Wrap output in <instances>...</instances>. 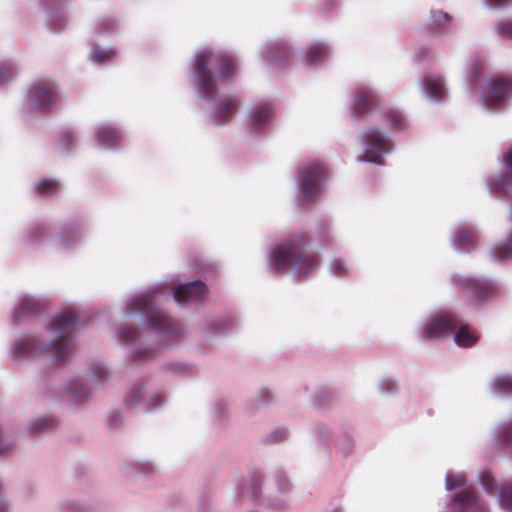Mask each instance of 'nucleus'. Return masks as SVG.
<instances>
[{
    "label": "nucleus",
    "mask_w": 512,
    "mask_h": 512,
    "mask_svg": "<svg viewBox=\"0 0 512 512\" xmlns=\"http://www.w3.org/2000/svg\"><path fill=\"white\" fill-rule=\"evenodd\" d=\"M77 139H78L77 133L74 129L67 128V129L62 130V132L60 133V138H59L60 148L64 152H68V151L72 150L76 146Z\"/></svg>",
    "instance_id": "41"
},
{
    "label": "nucleus",
    "mask_w": 512,
    "mask_h": 512,
    "mask_svg": "<svg viewBox=\"0 0 512 512\" xmlns=\"http://www.w3.org/2000/svg\"><path fill=\"white\" fill-rule=\"evenodd\" d=\"M383 120L393 132H404L410 126L407 115L399 107L392 106L384 109Z\"/></svg>",
    "instance_id": "28"
},
{
    "label": "nucleus",
    "mask_w": 512,
    "mask_h": 512,
    "mask_svg": "<svg viewBox=\"0 0 512 512\" xmlns=\"http://www.w3.org/2000/svg\"><path fill=\"white\" fill-rule=\"evenodd\" d=\"M358 139L363 148V155L359 157L361 162L385 165L384 157L391 154L395 147L392 137L376 126L365 128Z\"/></svg>",
    "instance_id": "8"
},
{
    "label": "nucleus",
    "mask_w": 512,
    "mask_h": 512,
    "mask_svg": "<svg viewBox=\"0 0 512 512\" xmlns=\"http://www.w3.org/2000/svg\"><path fill=\"white\" fill-rule=\"evenodd\" d=\"M487 390L497 397L512 395V373L496 374L488 382Z\"/></svg>",
    "instance_id": "31"
},
{
    "label": "nucleus",
    "mask_w": 512,
    "mask_h": 512,
    "mask_svg": "<svg viewBox=\"0 0 512 512\" xmlns=\"http://www.w3.org/2000/svg\"><path fill=\"white\" fill-rule=\"evenodd\" d=\"M458 327L459 329L452 335L455 343L463 348L472 347L479 339L476 332L469 325L460 324Z\"/></svg>",
    "instance_id": "34"
},
{
    "label": "nucleus",
    "mask_w": 512,
    "mask_h": 512,
    "mask_svg": "<svg viewBox=\"0 0 512 512\" xmlns=\"http://www.w3.org/2000/svg\"><path fill=\"white\" fill-rule=\"evenodd\" d=\"M452 25V17L441 9H431L425 22L426 31L433 37L443 38Z\"/></svg>",
    "instance_id": "25"
},
{
    "label": "nucleus",
    "mask_w": 512,
    "mask_h": 512,
    "mask_svg": "<svg viewBox=\"0 0 512 512\" xmlns=\"http://www.w3.org/2000/svg\"><path fill=\"white\" fill-rule=\"evenodd\" d=\"M379 100V94L375 88L368 85L356 88L354 99L350 106L352 116L356 119L364 118L371 113Z\"/></svg>",
    "instance_id": "18"
},
{
    "label": "nucleus",
    "mask_w": 512,
    "mask_h": 512,
    "mask_svg": "<svg viewBox=\"0 0 512 512\" xmlns=\"http://www.w3.org/2000/svg\"><path fill=\"white\" fill-rule=\"evenodd\" d=\"M263 481L260 475L253 474L247 483L243 479H238L232 494V502L236 506H242L247 501L256 500L264 503L267 507L278 509L283 507V501L278 497L272 498L265 487L262 490Z\"/></svg>",
    "instance_id": "11"
},
{
    "label": "nucleus",
    "mask_w": 512,
    "mask_h": 512,
    "mask_svg": "<svg viewBox=\"0 0 512 512\" xmlns=\"http://www.w3.org/2000/svg\"><path fill=\"white\" fill-rule=\"evenodd\" d=\"M116 22L111 18H101L95 23V31L98 34H104L114 31Z\"/></svg>",
    "instance_id": "46"
},
{
    "label": "nucleus",
    "mask_w": 512,
    "mask_h": 512,
    "mask_svg": "<svg viewBox=\"0 0 512 512\" xmlns=\"http://www.w3.org/2000/svg\"><path fill=\"white\" fill-rule=\"evenodd\" d=\"M94 138L97 144L108 150L117 149L121 146L124 133L122 130L112 124H100L95 128Z\"/></svg>",
    "instance_id": "24"
},
{
    "label": "nucleus",
    "mask_w": 512,
    "mask_h": 512,
    "mask_svg": "<svg viewBox=\"0 0 512 512\" xmlns=\"http://www.w3.org/2000/svg\"><path fill=\"white\" fill-rule=\"evenodd\" d=\"M309 238L298 233L273 244L267 253V264L275 272L290 270L295 278L305 280L315 275L320 267V257L309 253Z\"/></svg>",
    "instance_id": "4"
},
{
    "label": "nucleus",
    "mask_w": 512,
    "mask_h": 512,
    "mask_svg": "<svg viewBox=\"0 0 512 512\" xmlns=\"http://www.w3.org/2000/svg\"><path fill=\"white\" fill-rule=\"evenodd\" d=\"M478 230L472 224L457 225L451 233V242L454 250L460 253H470L477 247Z\"/></svg>",
    "instance_id": "20"
},
{
    "label": "nucleus",
    "mask_w": 512,
    "mask_h": 512,
    "mask_svg": "<svg viewBox=\"0 0 512 512\" xmlns=\"http://www.w3.org/2000/svg\"><path fill=\"white\" fill-rule=\"evenodd\" d=\"M238 327V321L233 316H223L210 320L207 330L213 335H227Z\"/></svg>",
    "instance_id": "32"
},
{
    "label": "nucleus",
    "mask_w": 512,
    "mask_h": 512,
    "mask_svg": "<svg viewBox=\"0 0 512 512\" xmlns=\"http://www.w3.org/2000/svg\"><path fill=\"white\" fill-rule=\"evenodd\" d=\"M273 106L268 102L254 104L248 112L247 127L250 133L258 135L272 123Z\"/></svg>",
    "instance_id": "21"
},
{
    "label": "nucleus",
    "mask_w": 512,
    "mask_h": 512,
    "mask_svg": "<svg viewBox=\"0 0 512 512\" xmlns=\"http://www.w3.org/2000/svg\"><path fill=\"white\" fill-rule=\"evenodd\" d=\"M117 55V50L112 47H102L95 43H91L90 59L96 64H104L111 61Z\"/></svg>",
    "instance_id": "36"
},
{
    "label": "nucleus",
    "mask_w": 512,
    "mask_h": 512,
    "mask_svg": "<svg viewBox=\"0 0 512 512\" xmlns=\"http://www.w3.org/2000/svg\"><path fill=\"white\" fill-rule=\"evenodd\" d=\"M330 512H342V508L341 507H335L333 510H331Z\"/></svg>",
    "instance_id": "56"
},
{
    "label": "nucleus",
    "mask_w": 512,
    "mask_h": 512,
    "mask_svg": "<svg viewBox=\"0 0 512 512\" xmlns=\"http://www.w3.org/2000/svg\"><path fill=\"white\" fill-rule=\"evenodd\" d=\"M504 173L492 176L486 180L491 195L512 191V147L503 155Z\"/></svg>",
    "instance_id": "23"
},
{
    "label": "nucleus",
    "mask_w": 512,
    "mask_h": 512,
    "mask_svg": "<svg viewBox=\"0 0 512 512\" xmlns=\"http://www.w3.org/2000/svg\"><path fill=\"white\" fill-rule=\"evenodd\" d=\"M482 74H483V68H482V66L480 64L473 63L470 66L469 72L466 75V79H467V81L469 82V84L471 85L472 88H474V86L476 85L477 81L481 78Z\"/></svg>",
    "instance_id": "47"
},
{
    "label": "nucleus",
    "mask_w": 512,
    "mask_h": 512,
    "mask_svg": "<svg viewBox=\"0 0 512 512\" xmlns=\"http://www.w3.org/2000/svg\"><path fill=\"white\" fill-rule=\"evenodd\" d=\"M313 431H314L315 436L320 441H326L331 436L329 428L325 424H322V423L315 424Z\"/></svg>",
    "instance_id": "48"
},
{
    "label": "nucleus",
    "mask_w": 512,
    "mask_h": 512,
    "mask_svg": "<svg viewBox=\"0 0 512 512\" xmlns=\"http://www.w3.org/2000/svg\"><path fill=\"white\" fill-rule=\"evenodd\" d=\"M83 239V228L79 223L66 224L55 238V246L60 250L76 247Z\"/></svg>",
    "instance_id": "27"
},
{
    "label": "nucleus",
    "mask_w": 512,
    "mask_h": 512,
    "mask_svg": "<svg viewBox=\"0 0 512 512\" xmlns=\"http://www.w3.org/2000/svg\"><path fill=\"white\" fill-rule=\"evenodd\" d=\"M273 396L270 391H261L259 395L255 398V402L258 406H262L264 404L269 403L272 400Z\"/></svg>",
    "instance_id": "50"
},
{
    "label": "nucleus",
    "mask_w": 512,
    "mask_h": 512,
    "mask_svg": "<svg viewBox=\"0 0 512 512\" xmlns=\"http://www.w3.org/2000/svg\"><path fill=\"white\" fill-rule=\"evenodd\" d=\"M461 323L453 312H435L423 317L417 324L416 334L425 341L450 338Z\"/></svg>",
    "instance_id": "9"
},
{
    "label": "nucleus",
    "mask_w": 512,
    "mask_h": 512,
    "mask_svg": "<svg viewBox=\"0 0 512 512\" xmlns=\"http://www.w3.org/2000/svg\"><path fill=\"white\" fill-rule=\"evenodd\" d=\"M122 419V413L119 410L112 411L108 417L107 421L111 427H116Z\"/></svg>",
    "instance_id": "52"
},
{
    "label": "nucleus",
    "mask_w": 512,
    "mask_h": 512,
    "mask_svg": "<svg viewBox=\"0 0 512 512\" xmlns=\"http://www.w3.org/2000/svg\"><path fill=\"white\" fill-rule=\"evenodd\" d=\"M276 433H280L281 435H284L285 431L281 430V431H277Z\"/></svg>",
    "instance_id": "57"
},
{
    "label": "nucleus",
    "mask_w": 512,
    "mask_h": 512,
    "mask_svg": "<svg viewBox=\"0 0 512 512\" xmlns=\"http://www.w3.org/2000/svg\"><path fill=\"white\" fill-rule=\"evenodd\" d=\"M332 54V48L327 42L314 41L310 43L302 53V62L306 66H320L325 63Z\"/></svg>",
    "instance_id": "26"
},
{
    "label": "nucleus",
    "mask_w": 512,
    "mask_h": 512,
    "mask_svg": "<svg viewBox=\"0 0 512 512\" xmlns=\"http://www.w3.org/2000/svg\"><path fill=\"white\" fill-rule=\"evenodd\" d=\"M326 181L324 167L316 161L303 163L298 170L295 202L305 206L316 202L323 193Z\"/></svg>",
    "instance_id": "6"
},
{
    "label": "nucleus",
    "mask_w": 512,
    "mask_h": 512,
    "mask_svg": "<svg viewBox=\"0 0 512 512\" xmlns=\"http://www.w3.org/2000/svg\"><path fill=\"white\" fill-rule=\"evenodd\" d=\"M451 284L461 292L469 293L472 300L480 305L490 304L502 293L501 284L490 277L452 274Z\"/></svg>",
    "instance_id": "7"
},
{
    "label": "nucleus",
    "mask_w": 512,
    "mask_h": 512,
    "mask_svg": "<svg viewBox=\"0 0 512 512\" xmlns=\"http://www.w3.org/2000/svg\"><path fill=\"white\" fill-rule=\"evenodd\" d=\"M57 425V421L50 416L47 415H39L32 418L27 423V429L29 433L36 434L49 431L55 428Z\"/></svg>",
    "instance_id": "35"
},
{
    "label": "nucleus",
    "mask_w": 512,
    "mask_h": 512,
    "mask_svg": "<svg viewBox=\"0 0 512 512\" xmlns=\"http://www.w3.org/2000/svg\"><path fill=\"white\" fill-rule=\"evenodd\" d=\"M237 61L230 52L204 47L194 52L189 72V82L195 95L211 103L208 119L214 126L231 122L239 110V96L224 95L216 99L219 85L231 79L237 72Z\"/></svg>",
    "instance_id": "1"
},
{
    "label": "nucleus",
    "mask_w": 512,
    "mask_h": 512,
    "mask_svg": "<svg viewBox=\"0 0 512 512\" xmlns=\"http://www.w3.org/2000/svg\"><path fill=\"white\" fill-rule=\"evenodd\" d=\"M44 307V298L29 293L20 294L13 302L9 313V320L13 324H19L26 317L40 314Z\"/></svg>",
    "instance_id": "16"
},
{
    "label": "nucleus",
    "mask_w": 512,
    "mask_h": 512,
    "mask_svg": "<svg viewBox=\"0 0 512 512\" xmlns=\"http://www.w3.org/2000/svg\"><path fill=\"white\" fill-rule=\"evenodd\" d=\"M78 320V312L73 307L52 315L39 331L20 335L11 343V359L22 362L49 356L57 362L67 361L72 355V333L78 327Z\"/></svg>",
    "instance_id": "3"
},
{
    "label": "nucleus",
    "mask_w": 512,
    "mask_h": 512,
    "mask_svg": "<svg viewBox=\"0 0 512 512\" xmlns=\"http://www.w3.org/2000/svg\"><path fill=\"white\" fill-rule=\"evenodd\" d=\"M60 185L53 179H42L35 184V190L38 194L48 196L58 192Z\"/></svg>",
    "instance_id": "42"
},
{
    "label": "nucleus",
    "mask_w": 512,
    "mask_h": 512,
    "mask_svg": "<svg viewBox=\"0 0 512 512\" xmlns=\"http://www.w3.org/2000/svg\"><path fill=\"white\" fill-rule=\"evenodd\" d=\"M166 399L164 389L153 387L148 382H137L128 387L124 402L128 407L147 412L163 406Z\"/></svg>",
    "instance_id": "12"
},
{
    "label": "nucleus",
    "mask_w": 512,
    "mask_h": 512,
    "mask_svg": "<svg viewBox=\"0 0 512 512\" xmlns=\"http://www.w3.org/2000/svg\"><path fill=\"white\" fill-rule=\"evenodd\" d=\"M93 387L81 377H74L63 387V397L74 406H82L92 396Z\"/></svg>",
    "instance_id": "22"
},
{
    "label": "nucleus",
    "mask_w": 512,
    "mask_h": 512,
    "mask_svg": "<svg viewBox=\"0 0 512 512\" xmlns=\"http://www.w3.org/2000/svg\"><path fill=\"white\" fill-rule=\"evenodd\" d=\"M111 377V371L101 361L91 363L87 370V381L93 389L103 388Z\"/></svg>",
    "instance_id": "30"
},
{
    "label": "nucleus",
    "mask_w": 512,
    "mask_h": 512,
    "mask_svg": "<svg viewBox=\"0 0 512 512\" xmlns=\"http://www.w3.org/2000/svg\"><path fill=\"white\" fill-rule=\"evenodd\" d=\"M436 54L427 46H420L415 50L413 60L418 63L434 59Z\"/></svg>",
    "instance_id": "45"
},
{
    "label": "nucleus",
    "mask_w": 512,
    "mask_h": 512,
    "mask_svg": "<svg viewBox=\"0 0 512 512\" xmlns=\"http://www.w3.org/2000/svg\"><path fill=\"white\" fill-rule=\"evenodd\" d=\"M418 86L422 95L434 103L444 101L448 95L445 79L440 74H423L418 80Z\"/></svg>",
    "instance_id": "19"
},
{
    "label": "nucleus",
    "mask_w": 512,
    "mask_h": 512,
    "mask_svg": "<svg viewBox=\"0 0 512 512\" xmlns=\"http://www.w3.org/2000/svg\"><path fill=\"white\" fill-rule=\"evenodd\" d=\"M259 55L268 65L280 68L288 62L292 48L286 39H272L259 47Z\"/></svg>",
    "instance_id": "17"
},
{
    "label": "nucleus",
    "mask_w": 512,
    "mask_h": 512,
    "mask_svg": "<svg viewBox=\"0 0 512 512\" xmlns=\"http://www.w3.org/2000/svg\"><path fill=\"white\" fill-rule=\"evenodd\" d=\"M275 485L280 493L285 492L288 489V479L285 475H278L274 480Z\"/></svg>",
    "instance_id": "51"
},
{
    "label": "nucleus",
    "mask_w": 512,
    "mask_h": 512,
    "mask_svg": "<svg viewBox=\"0 0 512 512\" xmlns=\"http://www.w3.org/2000/svg\"><path fill=\"white\" fill-rule=\"evenodd\" d=\"M117 340L125 347L132 360L144 361L151 358L156 350L155 346L148 345L146 335L140 333L137 328L122 325L117 330Z\"/></svg>",
    "instance_id": "14"
},
{
    "label": "nucleus",
    "mask_w": 512,
    "mask_h": 512,
    "mask_svg": "<svg viewBox=\"0 0 512 512\" xmlns=\"http://www.w3.org/2000/svg\"><path fill=\"white\" fill-rule=\"evenodd\" d=\"M328 270L335 277L345 278L349 276L351 268L343 258L334 257L329 262Z\"/></svg>",
    "instance_id": "40"
},
{
    "label": "nucleus",
    "mask_w": 512,
    "mask_h": 512,
    "mask_svg": "<svg viewBox=\"0 0 512 512\" xmlns=\"http://www.w3.org/2000/svg\"><path fill=\"white\" fill-rule=\"evenodd\" d=\"M163 369L167 373L180 378L196 376L200 370L196 363L179 359L166 361Z\"/></svg>",
    "instance_id": "29"
},
{
    "label": "nucleus",
    "mask_w": 512,
    "mask_h": 512,
    "mask_svg": "<svg viewBox=\"0 0 512 512\" xmlns=\"http://www.w3.org/2000/svg\"><path fill=\"white\" fill-rule=\"evenodd\" d=\"M467 475L463 471L448 470L445 488L449 493L446 507L450 512H489L488 505L480 499L474 487L467 486Z\"/></svg>",
    "instance_id": "5"
},
{
    "label": "nucleus",
    "mask_w": 512,
    "mask_h": 512,
    "mask_svg": "<svg viewBox=\"0 0 512 512\" xmlns=\"http://www.w3.org/2000/svg\"><path fill=\"white\" fill-rule=\"evenodd\" d=\"M512 97V78L496 76L481 88L480 106L488 112H499Z\"/></svg>",
    "instance_id": "13"
},
{
    "label": "nucleus",
    "mask_w": 512,
    "mask_h": 512,
    "mask_svg": "<svg viewBox=\"0 0 512 512\" xmlns=\"http://www.w3.org/2000/svg\"><path fill=\"white\" fill-rule=\"evenodd\" d=\"M59 98V86L52 78H40L33 81L23 97L24 105L36 112L48 113L56 106Z\"/></svg>",
    "instance_id": "10"
},
{
    "label": "nucleus",
    "mask_w": 512,
    "mask_h": 512,
    "mask_svg": "<svg viewBox=\"0 0 512 512\" xmlns=\"http://www.w3.org/2000/svg\"><path fill=\"white\" fill-rule=\"evenodd\" d=\"M495 30L501 38L512 40V19L498 22Z\"/></svg>",
    "instance_id": "44"
},
{
    "label": "nucleus",
    "mask_w": 512,
    "mask_h": 512,
    "mask_svg": "<svg viewBox=\"0 0 512 512\" xmlns=\"http://www.w3.org/2000/svg\"><path fill=\"white\" fill-rule=\"evenodd\" d=\"M378 390L382 394H393L398 390V384L393 378L384 377L378 382Z\"/></svg>",
    "instance_id": "43"
},
{
    "label": "nucleus",
    "mask_w": 512,
    "mask_h": 512,
    "mask_svg": "<svg viewBox=\"0 0 512 512\" xmlns=\"http://www.w3.org/2000/svg\"><path fill=\"white\" fill-rule=\"evenodd\" d=\"M47 23L54 32L62 31L68 23V16L63 9H55L48 12Z\"/></svg>",
    "instance_id": "39"
},
{
    "label": "nucleus",
    "mask_w": 512,
    "mask_h": 512,
    "mask_svg": "<svg viewBox=\"0 0 512 512\" xmlns=\"http://www.w3.org/2000/svg\"><path fill=\"white\" fill-rule=\"evenodd\" d=\"M511 210V221H512V202L510 205ZM491 255L493 258L497 260H504L508 258H512V227L508 231L505 239L501 242L500 245L495 246L491 250Z\"/></svg>",
    "instance_id": "37"
},
{
    "label": "nucleus",
    "mask_w": 512,
    "mask_h": 512,
    "mask_svg": "<svg viewBox=\"0 0 512 512\" xmlns=\"http://www.w3.org/2000/svg\"><path fill=\"white\" fill-rule=\"evenodd\" d=\"M153 470H154V465L149 461L139 463V467H137V471H139V472L148 473V472H152Z\"/></svg>",
    "instance_id": "53"
},
{
    "label": "nucleus",
    "mask_w": 512,
    "mask_h": 512,
    "mask_svg": "<svg viewBox=\"0 0 512 512\" xmlns=\"http://www.w3.org/2000/svg\"><path fill=\"white\" fill-rule=\"evenodd\" d=\"M173 293L174 300L181 306L202 300L207 294L205 284L200 280L176 285L155 283L148 288L128 296L124 301V319L139 315L145 326L157 340L177 334L179 329L174 320L161 308L162 296Z\"/></svg>",
    "instance_id": "2"
},
{
    "label": "nucleus",
    "mask_w": 512,
    "mask_h": 512,
    "mask_svg": "<svg viewBox=\"0 0 512 512\" xmlns=\"http://www.w3.org/2000/svg\"><path fill=\"white\" fill-rule=\"evenodd\" d=\"M483 5L488 9H502L512 3V0H482Z\"/></svg>",
    "instance_id": "49"
},
{
    "label": "nucleus",
    "mask_w": 512,
    "mask_h": 512,
    "mask_svg": "<svg viewBox=\"0 0 512 512\" xmlns=\"http://www.w3.org/2000/svg\"><path fill=\"white\" fill-rule=\"evenodd\" d=\"M478 482L488 495H495L498 506L507 512H512V481L495 484L493 475L489 470L478 473Z\"/></svg>",
    "instance_id": "15"
},
{
    "label": "nucleus",
    "mask_w": 512,
    "mask_h": 512,
    "mask_svg": "<svg viewBox=\"0 0 512 512\" xmlns=\"http://www.w3.org/2000/svg\"><path fill=\"white\" fill-rule=\"evenodd\" d=\"M326 7L325 9H328L332 6L337 5V0H325Z\"/></svg>",
    "instance_id": "55"
},
{
    "label": "nucleus",
    "mask_w": 512,
    "mask_h": 512,
    "mask_svg": "<svg viewBox=\"0 0 512 512\" xmlns=\"http://www.w3.org/2000/svg\"><path fill=\"white\" fill-rule=\"evenodd\" d=\"M10 503L6 499H0V512H9Z\"/></svg>",
    "instance_id": "54"
},
{
    "label": "nucleus",
    "mask_w": 512,
    "mask_h": 512,
    "mask_svg": "<svg viewBox=\"0 0 512 512\" xmlns=\"http://www.w3.org/2000/svg\"><path fill=\"white\" fill-rule=\"evenodd\" d=\"M18 74L17 63L12 59L0 60V88L11 82Z\"/></svg>",
    "instance_id": "38"
},
{
    "label": "nucleus",
    "mask_w": 512,
    "mask_h": 512,
    "mask_svg": "<svg viewBox=\"0 0 512 512\" xmlns=\"http://www.w3.org/2000/svg\"><path fill=\"white\" fill-rule=\"evenodd\" d=\"M47 233V225L34 224L27 228L22 241L29 247H39L45 242Z\"/></svg>",
    "instance_id": "33"
}]
</instances>
